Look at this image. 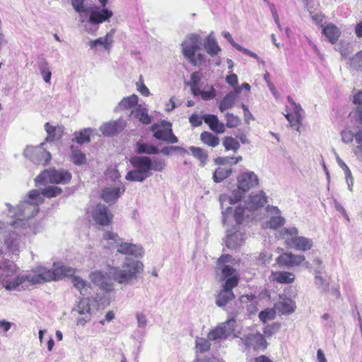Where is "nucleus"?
Here are the masks:
<instances>
[{
	"label": "nucleus",
	"instance_id": "56",
	"mask_svg": "<svg viewBox=\"0 0 362 362\" xmlns=\"http://www.w3.org/2000/svg\"><path fill=\"white\" fill-rule=\"evenodd\" d=\"M203 117H201L198 115L193 114L189 118V121L192 127H197L202 125Z\"/></svg>",
	"mask_w": 362,
	"mask_h": 362
},
{
	"label": "nucleus",
	"instance_id": "44",
	"mask_svg": "<svg viewBox=\"0 0 362 362\" xmlns=\"http://www.w3.org/2000/svg\"><path fill=\"white\" fill-rule=\"evenodd\" d=\"M77 309L79 314H90L91 308L89 303V300L87 298L81 299L78 302Z\"/></svg>",
	"mask_w": 362,
	"mask_h": 362
},
{
	"label": "nucleus",
	"instance_id": "2",
	"mask_svg": "<svg viewBox=\"0 0 362 362\" xmlns=\"http://www.w3.org/2000/svg\"><path fill=\"white\" fill-rule=\"evenodd\" d=\"M129 162L134 169L127 173L126 179L134 182H142L151 176V170L160 172L165 167L163 160L156 159L152 161L148 156H133Z\"/></svg>",
	"mask_w": 362,
	"mask_h": 362
},
{
	"label": "nucleus",
	"instance_id": "36",
	"mask_svg": "<svg viewBox=\"0 0 362 362\" xmlns=\"http://www.w3.org/2000/svg\"><path fill=\"white\" fill-rule=\"evenodd\" d=\"M295 308V302L291 299H285L279 305V309L283 314H291L294 312Z\"/></svg>",
	"mask_w": 362,
	"mask_h": 362
},
{
	"label": "nucleus",
	"instance_id": "58",
	"mask_svg": "<svg viewBox=\"0 0 362 362\" xmlns=\"http://www.w3.org/2000/svg\"><path fill=\"white\" fill-rule=\"evenodd\" d=\"M226 82L232 86L233 87H235L238 85V76L235 74H231L230 75H228L226 78Z\"/></svg>",
	"mask_w": 362,
	"mask_h": 362
},
{
	"label": "nucleus",
	"instance_id": "23",
	"mask_svg": "<svg viewBox=\"0 0 362 362\" xmlns=\"http://www.w3.org/2000/svg\"><path fill=\"white\" fill-rule=\"evenodd\" d=\"M279 235L281 238L284 240V244L288 247L290 248L292 243H293L294 239L298 235V230L296 228H283L280 232Z\"/></svg>",
	"mask_w": 362,
	"mask_h": 362
},
{
	"label": "nucleus",
	"instance_id": "20",
	"mask_svg": "<svg viewBox=\"0 0 362 362\" xmlns=\"http://www.w3.org/2000/svg\"><path fill=\"white\" fill-rule=\"evenodd\" d=\"M274 281L281 284H289L295 281V274L287 271H276L272 272Z\"/></svg>",
	"mask_w": 362,
	"mask_h": 362
},
{
	"label": "nucleus",
	"instance_id": "40",
	"mask_svg": "<svg viewBox=\"0 0 362 362\" xmlns=\"http://www.w3.org/2000/svg\"><path fill=\"white\" fill-rule=\"evenodd\" d=\"M71 160L75 165H81L85 164L86 162L85 154L83 153L80 150H73Z\"/></svg>",
	"mask_w": 362,
	"mask_h": 362
},
{
	"label": "nucleus",
	"instance_id": "15",
	"mask_svg": "<svg viewBox=\"0 0 362 362\" xmlns=\"http://www.w3.org/2000/svg\"><path fill=\"white\" fill-rule=\"evenodd\" d=\"M238 187L244 189L247 192L256 188L259 185L258 176L253 171L243 172L237 177Z\"/></svg>",
	"mask_w": 362,
	"mask_h": 362
},
{
	"label": "nucleus",
	"instance_id": "48",
	"mask_svg": "<svg viewBox=\"0 0 362 362\" xmlns=\"http://www.w3.org/2000/svg\"><path fill=\"white\" fill-rule=\"evenodd\" d=\"M245 212V208L243 206H238L235 209L233 217L238 225H240L243 223Z\"/></svg>",
	"mask_w": 362,
	"mask_h": 362
},
{
	"label": "nucleus",
	"instance_id": "35",
	"mask_svg": "<svg viewBox=\"0 0 362 362\" xmlns=\"http://www.w3.org/2000/svg\"><path fill=\"white\" fill-rule=\"evenodd\" d=\"M223 146L226 151H233V152H236L240 146L239 141L232 136H226L223 139Z\"/></svg>",
	"mask_w": 362,
	"mask_h": 362
},
{
	"label": "nucleus",
	"instance_id": "8",
	"mask_svg": "<svg viewBox=\"0 0 362 362\" xmlns=\"http://www.w3.org/2000/svg\"><path fill=\"white\" fill-rule=\"evenodd\" d=\"M71 180V174L66 170L49 168L45 170L36 177L40 182H49L54 184H66Z\"/></svg>",
	"mask_w": 362,
	"mask_h": 362
},
{
	"label": "nucleus",
	"instance_id": "39",
	"mask_svg": "<svg viewBox=\"0 0 362 362\" xmlns=\"http://www.w3.org/2000/svg\"><path fill=\"white\" fill-rule=\"evenodd\" d=\"M246 192H247L246 190L238 187L237 185V188L232 192L229 197L230 203L235 204L240 202L245 197Z\"/></svg>",
	"mask_w": 362,
	"mask_h": 362
},
{
	"label": "nucleus",
	"instance_id": "32",
	"mask_svg": "<svg viewBox=\"0 0 362 362\" xmlns=\"http://www.w3.org/2000/svg\"><path fill=\"white\" fill-rule=\"evenodd\" d=\"M204 47L209 54L215 56L221 51L215 39L211 37H208L204 42Z\"/></svg>",
	"mask_w": 362,
	"mask_h": 362
},
{
	"label": "nucleus",
	"instance_id": "51",
	"mask_svg": "<svg viewBox=\"0 0 362 362\" xmlns=\"http://www.w3.org/2000/svg\"><path fill=\"white\" fill-rule=\"evenodd\" d=\"M40 73L43 77L44 81L46 83H49L50 81L52 73L49 69L47 66V63H43L40 66Z\"/></svg>",
	"mask_w": 362,
	"mask_h": 362
},
{
	"label": "nucleus",
	"instance_id": "17",
	"mask_svg": "<svg viewBox=\"0 0 362 362\" xmlns=\"http://www.w3.org/2000/svg\"><path fill=\"white\" fill-rule=\"evenodd\" d=\"M267 202V197L263 191L252 192L250 194L247 206L251 211L262 208Z\"/></svg>",
	"mask_w": 362,
	"mask_h": 362
},
{
	"label": "nucleus",
	"instance_id": "47",
	"mask_svg": "<svg viewBox=\"0 0 362 362\" xmlns=\"http://www.w3.org/2000/svg\"><path fill=\"white\" fill-rule=\"evenodd\" d=\"M225 117L226 121V126L228 128L236 127L240 123L239 117L231 113H226Z\"/></svg>",
	"mask_w": 362,
	"mask_h": 362
},
{
	"label": "nucleus",
	"instance_id": "4",
	"mask_svg": "<svg viewBox=\"0 0 362 362\" xmlns=\"http://www.w3.org/2000/svg\"><path fill=\"white\" fill-rule=\"evenodd\" d=\"M76 273V269L64 265L55 267L53 270L40 269L37 274L34 276H30V283L31 284H42L46 281H57L64 277L73 276Z\"/></svg>",
	"mask_w": 362,
	"mask_h": 362
},
{
	"label": "nucleus",
	"instance_id": "12",
	"mask_svg": "<svg viewBox=\"0 0 362 362\" xmlns=\"http://www.w3.org/2000/svg\"><path fill=\"white\" fill-rule=\"evenodd\" d=\"M240 341L247 349H252L255 351L264 350L268 345L264 335L257 331L244 334Z\"/></svg>",
	"mask_w": 362,
	"mask_h": 362
},
{
	"label": "nucleus",
	"instance_id": "33",
	"mask_svg": "<svg viewBox=\"0 0 362 362\" xmlns=\"http://www.w3.org/2000/svg\"><path fill=\"white\" fill-rule=\"evenodd\" d=\"M68 277H71L74 286L80 291L81 295H86V291L88 288H90V286L86 281L78 276H75V274L73 276H69Z\"/></svg>",
	"mask_w": 362,
	"mask_h": 362
},
{
	"label": "nucleus",
	"instance_id": "27",
	"mask_svg": "<svg viewBox=\"0 0 362 362\" xmlns=\"http://www.w3.org/2000/svg\"><path fill=\"white\" fill-rule=\"evenodd\" d=\"M139 98L136 94H132L129 96L124 97L119 103L117 108L119 110H127L132 108H134L138 105Z\"/></svg>",
	"mask_w": 362,
	"mask_h": 362
},
{
	"label": "nucleus",
	"instance_id": "7",
	"mask_svg": "<svg viewBox=\"0 0 362 362\" xmlns=\"http://www.w3.org/2000/svg\"><path fill=\"white\" fill-rule=\"evenodd\" d=\"M201 41L197 36H191L182 43V52L185 58L193 65L202 64L204 61V55L196 53L201 49Z\"/></svg>",
	"mask_w": 362,
	"mask_h": 362
},
{
	"label": "nucleus",
	"instance_id": "61",
	"mask_svg": "<svg viewBox=\"0 0 362 362\" xmlns=\"http://www.w3.org/2000/svg\"><path fill=\"white\" fill-rule=\"evenodd\" d=\"M138 325L139 327H144L146 325V316L142 313L136 314Z\"/></svg>",
	"mask_w": 362,
	"mask_h": 362
},
{
	"label": "nucleus",
	"instance_id": "16",
	"mask_svg": "<svg viewBox=\"0 0 362 362\" xmlns=\"http://www.w3.org/2000/svg\"><path fill=\"white\" fill-rule=\"evenodd\" d=\"M90 279L103 291H111L113 290V284L106 273L98 270L93 272L90 275Z\"/></svg>",
	"mask_w": 362,
	"mask_h": 362
},
{
	"label": "nucleus",
	"instance_id": "41",
	"mask_svg": "<svg viewBox=\"0 0 362 362\" xmlns=\"http://www.w3.org/2000/svg\"><path fill=\"white\" fill-rule=\"evenodd\" d=\"M275 317L276 312L273 308H267L259 313V318L263 323L274 320Z\"/></svg>",
	"mask_w": 362,
	"mask_h": 362
},
{
	"label": "nucleus",
	"instance_id": "19",
	"mask_svg": "<svg viewBox=\"0 0 362 362\" xmlns=\"http://www.w3.org/2000/svg\"><path fill=\"white\" fill-rule=\"evenodd\" d=\"M203 120L209 127L210 129L217 134H222L225 132V124L219 122L215 115H204Z\"/></svg>",
	"mask_w": 362,
	"mask_h": 362
},
{
	"label": "nucleus",
	"instance_id": "10",
	"mask_svg": "<svg viewBox=\"0 0 362 362\" xmlns=\"http://www.w3.org/2000/svg\"><path fill=\"white\" fill-rule=\"evenodd\" d=\"M150 129L153 132V137L158 140L169 144L177 142V138L173 132L171 123L168 122L163 121L160 124H153Z\"/></svg>",
	"mask_w": 362,
	"mask_h": 362
},
{
	"label": "nucleus",
	"instance_id": "18",
	"mask_svg": "<svg viewBox=\"0 0 362 362\" xmlns=\"http://www.w3.org/2000/svg\"><path fill=\"white\" fill-rule=\"evenodd\" d=\"M117 252L122 255L141 256L143 248L132 243H120L117 245Z\"/></svg>",
	"mask_w": 362,
	"mask_h": 362
},
{
	"label": "nucleus",
	"instance_id": "22",
	"mask_svg": "<svg viewBox=\"0 0 362 362\" xmlns=\"http://www.w3.org/2000/svg\"><path fill=\"white\" fill-rule=\"evenodd\" d=\"M122 192L119 187H107L102 191L100 197L107 204H113L119 197Z\"/></svg>",
	"mask_w": 362,
	"mask_h": 362
},
{
	"label": "nucleus",
	"instance_id": "60",
	"mask_svg": "<svg viewBox=\"0 0 362 362\" xmlns=\"http://www.w3.org/2000/svg\"><path fill=\"white\" fill-rule=\"evenodd\" d=\"M255 298H256V296L254 294H252V293L251 294H245V295H242L240 297V300L242 303H247V302L254 300Z\"/></svg>",
	"mask_w": 362,
	"mask_h": 362
},
{
	"label": "nucleus",
	"instance_id": "64",
	"mask_svg": "<svg viewBox=\"0 0 362 362\" xmlns=\"http://www.w3.org/2000/svg\"><path fill=\"white\" fill-rule=\"evenodd\" d=\"M255 362H273L268 356L261 355L255 358Z\"/></svg>",
	"mask_w": 362,
	"mask_h": 362
},
{
	"label": "nucleus",
	"instance_id": "43",
	"mask_svg": "<svg viewBox=\"0 0 362 362\" xmlns=\"http://www.w3.org/2000/svg\"><path fill=\"white\" fill-rule=\"evenodd\" d=\"M62 192V190L59 187L50 186L44 189L42 192V194L48 198H52L57 197Z\"/></svg>",
	"mask_w": 362,
	"mask_h": 362
},
{
	"label": "nucleus",
	"instance_id": "13",
	"mask_svg": "<svg viewBox=\"0 0 362 362\" xmlns=\"http://www.w3.org/2000/svg\"><path fill=\"white\" fill-rule=\"evenodd\" d=\"M24 156L35 164L46 165L51 160V154L40 147L28 146Z\"/></svg>",
	"mask_w": 362,
	"mask_h": 362
},
{
	"label": "nucleus",
	"instance_id": "14",
	"mask_svg": "<svg viewBox=\"0 0 362 362\" xmlns=\"http://www.w3.org/2000/svg\"><path fill=\"white\" fill-rule=\"evenodd\" d=\"M236 326V321L232 318L227 320L221 326L216 327L208 334V339L215 341L221 339H226L233 334Z\"/></svg>",
	"mask_w": 362,
	"mask_h": 362
},
{
	"label": "nucleus",
	"instance_id": "42",
	"mask_svg": "<svg viewBox=\"0 0 362 362\" xmlns=\"http://www.w3.org/2000/svg\"><path fill=\"white\" fill-rule=\"evenodd\" d=\"M211 344L209 339L204 338H198L196 340V349L200 353H204L209 350Z\"/></svg>",
	"mask_w": 362,
	"mask_h": 362
},
{
	"label": "nucleus",
	"instance_id": "29",
	"mask_svg": "<svg viewBox=\"0 0 362 362\" xmlns=\"http://www.w3.org/2000/svg\"><path fill=\"white\" fill-rule=\"evenodd\" d=\"M136 151L139 154H158L160 150L153 144H148L144 142L138 141L136 144Z\"/></svg>",
	"mask_w": 362,
	"mask_h": 362
},
{
	"label": "nucleus",
	"instance_id": "31",
	"mask_svg": "<svg viewBox=\"0 0 362 362\" xmlns=\"http://www.w3.org/2000/svg\"><path fill=\"white\" fill-rule=\"evenodd\" d=\"M189 151L192 156L199 160L201 165L204 166L208 160L207 152L200 147L191 146Z\"/></svg>",
	"mask_w": 362,
	"mask_h": 362
},
{
	"label": "nucleus",
	"instance_id": "45",
	"mask_svg": "<svg viewBox=\"0 0 362 362\" xmlns=\"http://www.w3.org/2000/svg\"><path fill=\"white\" fill-rule=\"evenodd\" d=\"M350 66L354 69L362 68V50L358 52L350 59Z\"/></svg>",
	"mask_w": 362,
	"mask_h": 362
},
{
	"label": "nucleus",
	"instance_id": "55",
	"mask_svg": "<svg viewBox=\"0 0 362 362\" xmlns=\"http://www.w3.org/2000/svg\"><path fill=\"white\" fill-rule=\"evenodd\" d=\"M201 97L204 100H209L214 99L216 97V90L211 86L208 91L202 90L201 93Z\"/></svg>",
	"mask_w": 362,
	"mask_h": 362
},
{
	"label": "nucleus",
	"instance_id": "25",
	"mask_svg": "<svg viewBox=\"0 0 362 362\" xmlns=\"http://www.w3.org/2000/svg\"><path fill=\"white\" fill-rule=\"evenodd\" d=\"M130 115H133L144 124H148L151 122V117L148 115L147 109L143 107L141 105L132 109Z\"/></svg>",
	"mask_w": 362,
	"mask_h": 362
},
{
	"label": "nucleus",
	"instance_id": "54",
	"mask_svg": "<svg viewBox=\"0 0 362 362\" xmlns=\"http://www.w3.org/2000/svg\"><path fill=\"white\" fill-rule=\"evenodd\" d=\"M285 117L291 127H296L300 124V117L298 115L287 113Z\"/></svg>",
	"mask_w": 362,
	"mask_h": 362
},
{
	"label": "nucleus",
	"instance_id": "21",
	"mask_svg": "<svg viewBox=\"0 0 362 362\" xmlns=\"http://www.w3.org/2000/svg\"><path fill=\"white\" fill-rule=\"evenodd\" d=\"M313 243L311 239L298 235L290 248L305 252L310 250L313 247Z\"/></svg>",
	"mask_w": 362,
	"mask_h": 362
},
{
	"label": "nucleus",
	"instance_id": "26",
	"mask_svg": "<svg viewBox=\"0 0 362 362\" xmlns=\"http://www.w3.org/2000/svg\"><path fill=\"white\" fill-rule=\"evenodd\" d=\"M45 130L47 132L46 141L59 139L63 134V127L53 126L49 122L45 124Z\"/></svg>",
	"mask_w": 362,
	"mask_h": 362
},
{
	"label": "nucleus",
	"instance_id": "6",
	"mask_svg": "<svg viewBox=\"0 0 362 362\" xmlns=\"http://www.w3.org/2000/svg\"><path fill=\"white\" fill-rule=\"evenodd\" d=\"M19 268L13 264L6 267L4 269L3 287L7 291H15L23 283H30V275L18 274Z\"/></svg>",
	"mask_w": 362,
	"mask_h": 362
},
{
	"label": "nucleus",
	"instance_id": "57",
	"mask_svg": "<svg viewBox=\"0 0 362 362\" xmlns=\"http://www.w3.org/2000/svg\"><path fill=\"white\" fill-rule=\"evenodd\" d=\"M201 80V76L199 72H193L191 74L189 85L190 86H198Z\"/></svg>",
	"mask_w": 362,
	"mask_h": 362
},
{
	"label": "nucleus",
	"instance_id": "52",
	"mask_svg": "<svg viewBox=\"0 0 362 362\" xmlns=\"http://www.w3.org/2000/svg\"><path fill=\"white\" fill-rule=\"evenodd\" d=\"M103 238L105 240H112L114 243H119V241L120 240L118 234L111 230L105 231L103 235Z\"/></svg>",
	"mask_w": 362,
	"mask_h": 362
},
{
	"label": "nucleus",
	"instance_id": "63",
	"mask_svg": "<svg viewBox=\"0 0 362 362\" xmlns=\"http://www.w3.org/2000/svg\"><path fill=\"white\" fill-rule=\"evenodd\" d=\"M353 103L355 105L362 104V90L358 91L354 95Z\"/></svg>",
	"mask_w": 362,
	"mask_h": 362
},
{
	"label": "nucleus",
	"instance_id": "46",
	"mask_svg": "<svg viewBox=\"0 0 362 362\" xmlns=\"http://www.w3.org/2000/svg\"><path fill=\"white\" fill-rule=\"evenodd\" d=\"M76 143L82 144L90 141V135L88 129H83L75 134L74 139Z\"/></svg>",
	"mask_w": 362,
	"mask_h": 362
},
{
	"label": "nucleus",
	"instance_id": "9",
	"mask_svg": "<svg viewBox=\"0 0 362 362\" xmlns=\"http://www.w3.org/2000/svg\"><path fill=\"white\" fill-rule=\"evenodd\" d=\"M90 214L94 222L100 226H110L112 224L114 215L103 204L98 203L93 206Z\"/></svg>",
	"mask_w": 362,
	"mask_h": 362
},
{
	"label": "nucleus",
	"instance_id": "24",
	"mask_svg": "<svg viewBox=\"0 0 362 362\" xmlns=\"http://www.w3.org/2000/svg\"><path fill=\"white\" fill-rule=\"evenodd\" d=\"M322 33L332 44L335 43L341 35L339 29L334 24H329L323 28Z\"/></svg>",
	"mask_w": 362,
	"mask_h": 362
},
{
	"label": "nucleus",
	"instance_id": "1",
	"mask_svg": "<svg viewBox=\"0 0 362 362\" xmlns=\"http://www.w3.org/2000/svg\"><path fill=\"white\" fill-rule=\"evenodd\" d=\"M231 259L232 257L226 254L222 255L217 260V265L221 271V279L225 281L216 299V304L219 307L226 306L235 298L233 289L238 286L240 281V274L237 270L232 266L226 264L231 261Z\"/></svg>",
	"mask_w": 362,
	"mask_h": 362
},
{
	"label": "nucleus",
	"instance_id": "5",
	"mask_svg": "<svg viewBox=\"0 0 362 362\" xmlns=\"http://www.w3.org/2000/svg\"><path fill=\"white\" fill-rule=\"evenodd\" d=\"M123 269H114L113 279L117 283L128 284L137 278V275L142 273L144 264L139 260H129L123 264Z\"/></svg>",
	"mask_w": 362,
	"mask_h": 362
},
{
	"label": "nucleus",
	"instance_id": "37",
	"mask_svg": "<svg viewBox=\"0 0 362 362\" xmlns=\"http://www.w3.org/2000/svg\"><path fill=\"white\" fill-rule=\"evenodd\" d=\"M112 42V36L107 33L104 37H100L90 42V47H93L97 45H103L106 49H109Z\"/></svg>",
	"mask_w": 362,
	"mask_h": 362
},
{
	"label": "nucleus",
	"instance_id": "59",
	"mask_svg": "<svg viewBox=\"0 0 362 362\" xmlns=\"http://www.w3.org/2000/svg\"><path fill=\"white\" fill-rule=\"evenodd\" d=\"M341 137H342V140L344 142L349 143V142L352 141L353 138H354V135H353V134L351 133V131H349V130H344V131H343L341 132Z\"/></svg>",
	"mask_w": 362,
	"mask_h": 362
},
{
	"label": "nucleus",
	"instance_id": "38",
	"mask_svg": "<svg viewBox=\"0 0 362 362\" xmlns=\"http://www.w3.org/2000/svg\"><path fill=\"white\" fill-rule=\"evenodd\" d=\"M100 130L104 135L112 136L118 132V124L115 122H109L103 125Z\"/></svg>",
	"mask_w": 362,
	"mask_h": 362
},
{
	"label": "nucleus",
	"instance_id": "30",
	"mask_svg": "<svg viewBox=\"0 0 362 362\" xmlns=\"http://www.w3.org/2000/svg\"><path fill=\"white\" fill-rule=\"evenodd\" d=\"M235 95L234 93H229L221 100L219 110L221 112L231 108L235 104Z\"/></svg>",
	"mask_w": 362,
	"mask_h": 362
},
{
	"label": "nucleus",
	"instance_id": "49",
	"mask_svg": "<svg viewBox=\"0 0 362 362\" xmlns=\"http://www.w3.org/2000/svg\"><path fill=\"white\" fill-rule=\"evenodd\" d=\"M285 223V219L281 216L272 217L268 221V225L270 228L276 229L282 226Z\"/></svg>",
	"mask_w": 362,
	"mask_h": 362
},
{
	"label": "nucleus",
	"instance_id": "3",
	"mask_svg": "<svg viewBox=\"0 0 362 362\" xmlns=\"http://www.w3.org/2000/svg\"><path fill=\"white\" fill-rule=\"evenodd\" d=\"M86 0H71L74 9L81 17L89 16V23H103L108 21L112 16V12L108 9L100 10L96 6H88L85 4Z\"/></svg>",
	"mask_w": 362,
	"mask_h": 362
},
{
	"label": "nucleus",
	"instance_id": "28",
	"mask_svg": "<svg viewBox=\"0 0 362 362\" xmlns=\"http://www.w3.org/2000/svg\"><path fill=\"white\" fill-rule=\"evenodd\" d=\"M200 140L204 145L211 148L216 147L220 143L219 138L217 136L207 131L201 133Z\"/></svg>",
	"mask_w": 362,
	"mask_h": 362
},
{
	"label": "nucleus",
	"instance_id": "50",
	"mask_svg": "<svg viewBox=\"0 0 362 362\" xmlns=\"http://www.w3.org/2000/svg\"><path fill=\"white\" fill-rule=\"evenodd\" d=\"M280 328L279 323H273L272 325H267L263 329L264 335L269 337L275 334Z\"/></svg>",
	"mask_w": 362,
	"mask_h": 362
},
{
	"label": "nucleus",
	"instance_id": "53",
	"mask_svg": "<svg viewBox=\"0 0 362 362\" xmlns=\"http://www.w3.org/2000/svg\"><path fill=\"white\" fill-rule=\"evenodd\" d=\"M137 90L138 91L144 96H148L150 95V91L148 88L144 83L142 76H140L139 81L136 83Z\"/></svg>",
	"mask_w": 362,
	"mask_h": 362
},
{
	"label": "nucleus",
	"instance_id": "11",
	"mask_svg": "<svg viewBox=\"0 0 362 362\" xmlns=\"http://www.w3.org/2000/svg\"><path fill=\"white\" fill-rule=\"evenodd\" d=\"M305 262L303 255L294 254L291 252H284L276 259V264L279 267L293 268L302 265Z\"/></svg>",
	"mask_w": 362,
	"mask_h": 362
},
{
	"label": "nucleus",
	"instance_id": "34",
	"mask_svg": "<svg viewBox=\"0 0 362 362\" xmlns=\"http://www.w3.org/2000/svg\"><path fill=\"white\" fill-rule=\"evenodd\" d=\"M232 173L231 168L218 167L213 174V179L216 182H221L228 177Z\"/></svg>",
	"mask_w": 362,
	"mask_h": 362
},
{
	"label": "nucleus",
	"instance_id": "62",
	"mask_svg": "<svg viewBox=\"0 0 362 362\" xmlns=\"http://www.w3.org/2000/svg\"><path fill=\"white\" fill-rule=\"evenodd\" d=\"M228 162L227 164L230 165H235L237 163H238L240 161L243 160V158L241 156H237V157H230L228 156Z\"/></svg>",
	"mask_w": 362,
	"mask_h": 362
}]
</instances>
